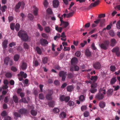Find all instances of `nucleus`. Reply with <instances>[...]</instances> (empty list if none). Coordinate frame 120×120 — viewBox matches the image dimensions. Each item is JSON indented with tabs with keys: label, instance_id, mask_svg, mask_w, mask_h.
<instances>
[{
	"label": "nucleus",
	"instance_id": "nucleus-1",
	"mask_svg": "<svg viewBox=\"0 0 120 120\" xmlns=\"http://www.w3.org/2000/svg\"><path fill=\"white\" fill-rule=\"evenodd\" d=\"M18 35L23 41H26L28 39V36L25 32L20 30L18 33Z\"/></svg>",
	"mask_w": 120,
	"mask_h": 120
},
{
	"label": "nucleus",
	"instance_id": "nucleus-2",
	"mask_svg": "<svg viewBox=\"0 0 120 120\" xmlns=\"http://www.w3.org/2000/svg\"><path fill=\"white\" fill-rule=\"evenodd\" d=\"M25 5V4L23 2H19L16 4L15 7V11L16 12H19V9L20 7V6H21L22 8L23 9Z\"/></svg>",
	"mask_w": 120,
	"mask_h": 120
},
{
	"label": "nucleus",
	"instance_id": "nucleus-3",
	"mask_svg": "<svg viewBox=\"0 0 120 120\" xmlns=\"http://www.w3.org/2000/svg\"><path fill=\"white\" fill-rule=\"evenodd\" d=\"M109 44V40H105L104 41L103 43L101 44L100 47L102 49L106 50L108 47Z\"/></svg>",
	"mask_w": 120,
	"mask_h": 120
},
{
	"label": "nucleus",
	"instance_id": "nucleus-4",
	"mask_svg": "<svg viewBox=\"0 0 120 120\" xmlns=\"http://www.w3.org/2000/svg\"><path fill=\"white\" fill-rule=\"evenodd\" d=\"M59 76L62 77V81H64L66 77V72L63 71H61L59 72Z\"/></svg>",
	"mask_w": 120,
	"mask_h": 120
},
{
	"label": "nucleus",
	"instance_id": "nucleus-5",
	"mask_svg": "<svg viewBox=\"0 0 120 120\" xmlns=\"http://www.w3.org/2000/svg\"><path fill=\"white\" fill-rule=\"evenodd\" d=\"M119 48L118 46H116L114 47L112 50V52L115 53L117 56H119L120 55V52L119 51Z\"/></svg>",
	"mask_w": 120,
	"mask_h": 120
},
{
	"label": "nucleus",
	"instance_id": "nucleus-6",
	"mask_svg": "<svg viewBox=\"0 0 120 120\" xmlns=\"http://www.w3.org/2000/svg\"><path fill=\"white\" fill-rule=\"evenodd\" d=\"M53 93V92L52 90H49L48 93L46 96V99L48 100H52V95Z\"/></svg>",
	"mask_w": 120,
	"mask_h": 120
},
{
	"label": "nucleus",
	"instance_id": "nucleus-7",
	"mask_svg": "<svg viewBox=\"0 0 120 120\" xmlns=\"http://www.w3.org/2000/svg\"><path fill=\"white\" fill-rule=\"evenodd\" d=\"M79 69V68L78 66L76 65H72V66L70 67V70L71 71H78Z\"/></svg>",
	"mask_w": 120,
	"mask_h": 120
},
{
	"label": "nucleus",
	"instance_id": "nucleus-8",
	"mask_svg": "<svg viewBox=\"0 0 120 120\" xmlns=\"http://www.w3.org/2000/svg\"><path fill=\"white\" fill-rule=\"evenodd\" d=\"M93 66L94 68L96 70L100 69L101 67V65L100 62H96L93 64Z\"/></svg>",
	"mask_w": 120,
	"mask_h": 120
},
{
	"label": "nucleus",
	"instance_id": "nucleus-9",
	"mask_svg": "<svg viewBox=\"0 0 120 120\" xmlns=\"http://www.w3.org/2000/svg\"><path fill=\"white\" fill-rule=\"evenodd\" d=\"M103 94L102 93H98V94L96 95L95 98L98 100L99 101L102 100L104 98V96Z\"/></svg>",
	"mask_w": 120,
	"mask_h": 120
},
{
	"label": "nucleus",
	"instance_id": "nucleus-10",
	"mask_svg": "<svg viewBox=\"0 0 120 120\" xmlns=\"http://www.w3.org/2000/svg\"><path fill=\"white\" fill-rule=\"evenodd\" d=\"M4 63L7 65H8V63L10 65H12V61L11 60H9V58L8 57H6L4 60Z\"/></svg>",
	"mask_w": 120,
	"mask_h": 120
},
{
	"label": "nucleus",
	"instance_id": "nucleus-11",
	"mask_svg": "<svg viewBox=\"0 0 120 120\" xmlns=\"http://www.w3.org/2000/svg\"><path fill=\"white\" fill-rule=\"evenodd\" d=\"M40 42L42 45H45L48 44V42L46 39L43 38L40 39Z\"/></svg>",
	"mask_w": 120,
	"mask_h": 120
},
{
	"label": "nucleus",
	"instance_id": "nucleus-12",
	"mask_svg": "<svg viewBox=\"0 0 120 120\" xmlns=\"http://www.w3.org/2000/svg\"><path fill=\"white\" fill-rule=\"evenodd\" d=\"M100 1L99 0H97L94 3H91L89 6V9L92 8L93 7H95L98 5Z\"/></svg>",
	"mask_w": 120,
	"mask_h": 120
},
{
	"label": "nucleus",
	"instance_id": "nucleus-13",
	"mask_svg": "<svg viewBox=\"0 0 120 120\" xmlns=\"http://www.w3.org/2000/svg\"><path fill=\"white\" fill-rule=\"evenodd\" d=\"M59 2L58 0H54L52 1L53 7L54 8H57L59 5Z\"/></svg>",
	"mask_w": 120,
	"mask_h": 120
},
{
	"label": "nucleus",
	"instance_id": "nucleus-14",
	"mask_svg": "<svg viewBox=\"0 0 120 120\" xmlns=\"http://www.w3.org/2000/svg\"><path fill=\"white\" fill-rule=\"evenodd\" d=\"M117 43L116 39L114 38H112L111 39L110 41V45L111 46L114 47Z\"/></svg>",
	"mask_w": 120,
	"mask_h": 120
},
{
	"label": "nucleus",
	"instance_id": "nucleus-15",
	"mask_svg": "<svg viewBox=\"0 0 120 120\" xmlns=\"http://www.w3.org/2000/svg\"><path fill=\"white\" fill-rule=\"evenodd\" d=\"M78 59L75 57L73 58L71 60V65L76 64L77 63Z\"/></svg>",
	"mask_w": 120,
	"mask_h": 120
},
{
	"label": "nucleus",
	"instance_id": "nucleus-16",
	"mask_svg": "<svg viewBox=\"0 0 120 120\" xmlns=\"http://www.w3.org/2000/svg\"><path fill=\"white\" fill-rule=\"evenodd\" d=\"M19 112L21 114H25L27 113V109L25 108L20 109L19 110Z\"/></svg>",
	"mask_w": 120,
	"mask_h": 120
},
{
	"label": "nucleus",
	"instance_id": "nucleus-17",
	"mask_svg": "<svg viewBox=\"0 0 120 120\" xmlns=\"http://www.w3.org/2000/svg\"><path fill=\"white\" fill-rule=\"evenodd\" d=\"M18 76L23 77L25 79L27 75L26 73H24L23 72L20 71V73L18 74Z\"/></svg>",
	"mask_w": 120,
	"mask_h": 120
},
{
	"label": "nucleus",
	"instance_id": "nucleus-18",
	"mask_svg": "<svg viewBox=\"0 0 120 120\" xmlns=\"http://www.w3.org/2000/svg\"><path fill=\"white\" fill-rule=\"evenodd\" d=\"M27 67V64L26 63L24 62H22L21 65V67L22 69L25 70L26 69Z\"/></svg>",
	"mask_w": 120,
	"mask_h": 120
},
{
	"label": "nucleus",
	"instance_id": "nucleus-19",
	"mask_svg": "<svg viewBox=\"0 0 120 120\" xmlns=\"http://www.w3.org/2000/svg\"><path fill=\"white\" fill-rule=\"evenodd\" d=\"M99 107L102 108H104L105 106V103L103 101H101L99 103Z\"/></svg>",
	"mask_w": 120,
	"mask_h": 120
},
{
	"label": "nucleus",
	"instance_id": "nucleus-20",
	"mask_svg": "<svg viewBox=\"0 0 120 120\" xmlns=\"http://www.w3.org/2000/svg\"><path fill=\"white\" fill-rule=\"evenodd\" d=\"M99 93H102L104 94H106L105 88V87H103L102 88H100L99 90Z\"/></svg>",
	"mask_w": 120,
	"mask_h": 120
},
{
	"label": "nucleus",
	"instance_id": "nucleus-21",
	"mask_svg": "<svg viewBox=\"0 0 120 120\" xmlns=\"http://www.w3.org/2000/svg\"><path fill=\"white\" fill-rule=\"evenodd\" d=\"M8 41L7 40H4L2 43V46L3 48H6L7 47V44Z\"/></svg>",
	"mask_w": 120,
	"mask_h": 120
},
{
	"label": "nucleus",
	"instance_id": "nucleus-22",
	"mask_svg": "<svg viewBox=\"0 0 120 120\" xmlns=\"http://www.w3.org/2000/svg\"><path fill=\"white\" fill-rule=\"evenodd\" d=\"M85 55L87 57H89L91 55V52L88 49H87L85 51Z\"/></svg>",
	"mask_w": 120,
	"mask_h": 120
},
{
	"label": "nucleus",
	"instance_id": "nucleus-23",
	"mask_svg": "<svg viewBox=\"0 0 120 120\" xmlns=\"http://www.w3.org/2000/svg\"><path fill=\"white\" fill-rule=\"evenodd\" d=\"M66 114L64 112H63L61 113L59 115V116L61 119H64L66 117Z\"/></svg>",
	"mask_w": 120,
	"mask_h": 120
},
{
	"label": "nucleus",
	"instance_id": "nucleus-24",
	"mask_svg": "<svg viewBox=\"0 0 120 120\" xmlns=\"http://www.w3.org/2000/svg\"><path fill=\"white\" fill-rule=\"evenodd\" d=\"M73 86L72 85L68 86L67 87V89L68 91L71 92L73 89Z\"/></svg>",
	"mask_w": 120,
	"mask_h": 120
},
{
	"label": "nucleus",
	"instance_id": "nucleus-25",
	"mask_svg": "<svg viewBox=\"0 0 120 120\" xmlns=\"http://www.w3.org/2000/svg\"><path fill=\"white\" fill-rule=\"evenodd\" d=\"M113 91V90L112 89L108 90L107 92V96H109L112 95V93Z\"/></svg>",
	"mask_w": 120,
	"mask_h": 120
},
{
	"label": "nucleus",
	"instance_id": "nucleus-26",
	"mask_svg": "<svg viewBox=\"0 0 120 120\" xmlns=\"http://www.w3.org/2000/svg\"><path fill=\"white\" fill-rule=\"evenodd\" d=\"M116 79L115 77L112 78L111 79L110 83L111 85L113 84L116 81Z\"/></svg>",
	"mask_w": 120,
	"mask_h": 120
},
{
	"label": "nucleus",
	"instance_id": "nucleus-27",
	"mask_svg": "<svg viewBox=\"0 0 120 120\" xmlns=\"http://www.w3.org/2000/svg\"><path fill=\"white\" fill-rule=\"evenodd\" d=\"M33 8H34V14L35 15H37L38 14V9L35 6H34Z\"/></svg>",
	"mask_w": 120,
	"mask_h": 120
},
{
	"label": "nucleus",
	"instance_id": "nucleus-28",
	"mask_svg": "<svg viewBox=\"0 0 120 120\" xmlns=\"http://www.w3.org/2000/svg\"><path fill=\"white\" fill-rule=\"evenodd\" d=\"M85 98L83 95H81L79 98V100L81 101H83L85 100Z\"/></svg>",
	"mask_w": 120,
	"mask_h": 120
},
{
	"label": "nucleus",
	"instance_id": "nucleus-29",
	"mask_svg": "<svg viewBox=\"0 0 120 120\" xmlns=\"http://www.w3.org/2000/svg\"><path fill=\"white\" fill-rule=\"evenodd\" d=\"M62 28L61 27H59L57 25L55 26L56 30L58 31L59 32L61 33L62 32Z\"/></svg>",
	"mask_w": 120,
	"mask_h": 120
},
{
	"label": "nucleus",
	"instance_id": "nucleus-30",
	"mask_svg": "<svg viewBox=\"0 0 120 120\" xmlns=\"http://www.w3.org/2000/svg\"><path fill=\"white\" fill-rule=\"evenodd\" d=\"M90 80L94 82L98 79V77L97 76H92L90 79Z\"/></svg>",
	"mask_w": 120,
	"mask_h": 120
},
{
	"label": "nucleus",
	"instance_id": "nucleus-31",
	"mask_svg": "<svg viewBox=\"0 0 120 120\" xmlns=\"http://www.w3.org/2000/svg\"><path fill=\"white\" fill-rule=\"evenodd\" d=\"M63 28H65L69 24V23L67 22H63Z\"/></svg>",
	"mask_w": 120,
	"mask_h": 120
},
{
	"label": "nucleus",
	"instance_id": "nucleus-32",
	"mask_svg": "<svg viewBox=\"0 0 120 120\" xmlns=\"http://www.w3.org/2000/svg\"><path fill=\"white\" fill-rule=\"evenodd\" d=\"M30 113L33 116H36L37 114V111L34 110H32L31 111Z\"/></svg>",
	"mask_w": 120,
	"mask_h": 120
},
{
	"label": "nucleus",
	"instance_id": "nucleus-33",
	"mask_svg": "<svg viewBox=\"0 0 120 120\" xmlns=\"http://www.w3.org/2000/svg\"><path fill=\"white\" fill-rule=\"evenodd\" d=\"M13 100L15 103L18 102V99L17 97L15 95L13 97Z\"/></svg>",
	"mask_w": 120,
	"mask_h": 120
},
{
	"label": "nucleus",
	"instance_id": "nucleus-34",
	"mask_svg": "<svg viewBox=\"0 0 120 120\" xmlns=\"http://www.w3.org/2000/svg\"><path fill=\"white\" fill-rule=\"evenodd\" d=\"M45 30L46 33H49V32L51 30L49 26L45 27Z\"/></svg>",
	"mask_w": 120,
	"mask_h": 120
},
{
	"label": "nucleus",
	"instance_id": "nucleus-35",
	"mask_svg": "<svg viewBox=\"0 0 120 120\" xmlns=\"http://www.w3.org/2000/svg\"><path fill=\"white\" fill-rule=\"evenodd\" d=\"M7 6L5 5L1 7L0 9L2 12H4L5 11V9H7Z\"/></svg>",
	"mask_w": 120,
	"mask_h": 120
},
{
	"label": "nucleus",
	"instance_id": "nucleus-36",
	"mask_svg": "<svg viewBox=\"0 0 120 120\" xmlns=\"http://www.w3.org/2000/svg\"><path fill=\"white\" fill-rule=\"evenodd\" d=\"M36 50L37 53L39 54H40L41 53V51L40 48L38 47H37L36 48Z\"/></svg>",
	"mask_w": 120,
	"mask_h": 120
},
{
	"label": "nucleus",
	"instance_id": "nucleus-37",
	"mask_svg": "<svg viewBox=\"0 0 120 120\" xmlns=\"http://www.w3.org/2000/svg\"><path fill=\"white\" fill-rule=\"evenodd\" d=\"M48 58L47 57H45L42 60V61L43 64H45L47 63Z\"/></svg>",
	"mask_w": 120,
	"mask_h": 120
},
{
	"label": "nucleus",
	"instance_id": "nucleus-38",
	"mask_svg": "<svg viewBox=\"0 0 120 120\" xmlns=\"http://www.w3.org/2000/svg\"><path fill=\"white\" fill-rule=\"evenodd\" d=\"M20 27V25L18 23L16 24L15 26V30L17 31H18L19 30Z\"/></svg>",
	"mask_w": 120,
	"mask_h": 120
},
{
	"label": "nucleus",
	"instance_id": "nucleus-39",
	"mask_svg": "<svg viewBox=\"0 0 120 120\" xmlns=\"http://www.w3.org/2000/svg\"><path fill=\"white\" fill-rule=\"evenodd\" d=\"M54 102L53 101H51L48 103L49 106L51 107H53L54 106Z\"/></svg>",
	"mask_w": 120,
	"mask_h": 120
},
{
	"label": "nucleus",
	"instance_id": "nucleus-40",
	"mask_svg": "<svg viewBox=\"0 0 120 120\" xmlns=\"http://www.w3.org/2000/svg\"><path fill=\"white\" fill-rule=\"evenodd\" d=\"M105 21V19H100V26L101 27L103 26V23Z\"/></svg>",
	"mask_w": 120,
	"mask_h": 120
},
{
	"label": "nucleus",
	"instance_id": "nucleus-41",
	"mask_svg": "<svg viewBox=\"0 0 120 120\" xmlns=\"http://www.w3.org/2000/svg\"><path fill=\"white\" fill-rule=\"evenodd\" d=\"M74 104V102L73 101H70L68 103L67 105L70 106H73Z\"/></svg>",
	"mask_w": 120,
	"mask_h": 120
},
{
	"label": "nucleus",
	"instance_id": "nucleus-42",
	"mask_svg": "<svg viewBox=\"0 0 120 120\" xmlns=\"http://www.w3.org/2000/svg\"><path fill=\"white\" fill-rule=\"evenodd\" d=\"M74 13V11H73L71 12H70L69 14L67 15V18H69L70 17H71L73 16V14Z\"/></svg>",
	"mask_w": 120,
	"mask_h": 120
},
{
	"label": "nucleus",
	"instance_id": "nucleus-43",
	"mask_svg": "<svg viewBox=\"0 0 120 120\" xmlns=\"http://www.w3.org/2000/svg\"><path fill=\"white\" fill-rule=\"evenodd\" d=\"M19 58V55L17 54L15 55L14 57V60L15 61H17Z\"/></svg>",
	"mask_w": 120,
	"mask_h": 120
},
{
	"label": "nucleus",
	"instance_id": "nucleus-44",
	"mask_svg": "<svg viewBox=\"0 0 120 120\" xmlns=\"http://www.w3.org/2000/svg\"><path fill=\"white\" fill-rule=\"evenodd\" d=\"M41 35L43 37L46 39H47L48 38V36L45 33H42Z\"/></svg>",
	"mask_w": 120,
	"mask_h": 120
},
{
	"label": "nucleus",
	"instance_id": "nucleus-45",
	"mask_svg": "<svg viewBox=\"0 0 120 120\" xmlns=\"http://www.w3.org/2000/svg\"><path fill=\"white\" fill-rule=\"evenodd\" d=\"M110 70L111 71L114 72V71L116 69V67L114 66H111L110 67Z\"/></svg>",
	"mask_w": 120,
	"mask_h": 120
},
{
	"label": "nucleus",
	"instance_id": "nucleus-46",
	"mask_svg": "<svg viewBox=\"0 0 120 120\" xmlns=\"http://www.w3.org/2000/svg\"><path fill=\"white\" fill-rule=\"evenodd\" d=\"M65 97L64 95L60 96V100L62 101H64Z\"/></svg>",
	"mask_w": 120,
	"mask_h": 120
},
{
	"label": "nucleus",
	"instance_id": "nucleus-47",
	"mask_svg": "<svg viewBox=\"0 0 120 120\" xmlns=\"http://www.w3.org/2000/svg\"><path fill=\"white\" fill-rule=\"evenodd\" d=\"M5 76L7 78H10L11 77L12 74L11 73L8 72L6 74Z\"/></svg>",
	"mask_w": 120,
	"mask_h": 120
},
{
	"label": "nucleus",
	"instance_id": "nucleus-48",
	"mask_svg": "<svg viewBox=\"0 0 120 120\" xmlns=\"http://www.w3.org/2000/svg\"><path fill=\"white\" fill-rule=\"evenodd\" d=\"M60 110L59 109L57 108H55L53 109V111L55 113L58 112L60 111Z\"/></svg>",
	"mask_w": 120,
	"mask_h": 120
},
{
	"label": "nucleus",
	"instance_id": "nucleus-49",
	"mask_svg": "<svg viewBox=\"0 0 120 120\" xmlns=\"http://www.w3.org/2000/svg\"><path fill=\"white\" fill-rule=\"evenodd\" d=\"M46 11L47 13L49 14H51L52 13V10L49 8H48L47 9Z\"/></svg>",
	"mask_w": 120,
	"mask_h": 120
},
{
	"label": "nucleus",
	"instance_id": "nucleus-50",
	"mask_svg": "<svg viewBox=\"0 0 120 120\" xmlns=\"http://www.w3.org/2000/svg\"><path fill=\"white\" fill-rule=\"evenodd\" d=\"M15 27V24L13 23H11L10 25L11 29L13 30H14Z\"/></svg>",
	"mask_w": 120,
	"mask_h": 120
},
{
	"label": "nucleus",
	"instance_id": "nucleus-51",
	"mask_svg": "<svg viewBox=\"0 0 120 120\" xmlns=\"http://www.w3.org/2000/svg\"><path fill=\"white\" fill-rule=\"evenodd\" d=\"M44 95L42 94H40L39 95V99H43L44 98Z\"/></svg>",
	"mask_w": 120,
	"mask_h": 120
},
{
	"label": "nucleus",
	"instance_id": "nucleus-52",
	"mask_svg": "<svg viewBox=\"0 0 120 120\" xmlns=\"http://www.w3.org/2000/svg\"><path fill=\"white\" fill-rule=\"evenodd\" d=\"M14 114L15 116L17 117H20L21 116V115L17 112H15Z\"/></svg>",
	"mask_w": 120,
	"mask_h": 120
},
{
	"label": "nucleus",
	"instance_id": "nucleus-53",
	"mask_svg": "<svg viewBox=\"0 0 120 120\" xmlns=\"http://www.w3.org/2000/svg\"><path fill=\"white\" fill-rule=\"evenodd\" d=\"M109 33L110 35L112 36L113 37L115 35V34L114 32L112 30H110L109 32Z\"/></svg>",
	"mask_w": 120,
	"mask_h": 120
},
{
	"label": "nucleus",
	"instance_id": "nucleus-54",
	"mask_svg": "<svg viewBox=\"0 0 120 120\" xmlns=\"http://www.w3.org/2000/svg\"><path fill=\"white\" fill-rule=\"evenodd\" d=\"M28 17L30 20H32L34 19V17L33 15L31 14H28Z\"/></svg>",
	"mask_w": 120,
	"mask_h": 120
},
{
	"label": "nucleus",
	"instance_id": "nucleus-55",
	"mask_svg": "<svg viewBox=\"0 0 120 120\" xmlns=\"http://www.w3.org/2000/svg\"><path fill=\"white\" fill-rule=\"evenodd\" d=\"M70 99V97L68 96L65 97L64 101L66 102H68Z\"/></svg>",
	"mask_w": 120,
	"mask_h": 120
},
{
	"label": "nucleus",
	"instance_id": "nucleus-56",
	"mask_svg": "<svg viewBox=\"0 0 120 120\" xmlns=\"http://www.w3.org/2000/svg\"><path fill=\"white\" fill-rule=\"evenodd\" d=\"M89 115V112L88 111H85L84 113V116L85 117H87Z\"/></svg>",
	"mask_w": 120,
	"mask_h": 120
},
{
	"label": "nucleus",
	"instance_id": "nucleus-57",
	"mask_svg": "<svg viewBox=\"0 0 120 120\" xmlns=\"http://www.w3.org/2000/svg\"><path fill=\"white\" fill-rule=\"evenodd\" d=\"M38 29L40 30V31H42L43 30V28L40 25V24H38Z\"/></svg>",
	"mask_w": 120,
	"mask_h": 120
},
{
	"label": "nucleus",
	"instance_id": "nucleus-58",
	"mask_svg": "<svg viewBox=\"0 0 120 120\" xmlns=\"http://www.w3.org/2000/svg\"><path fill=\"white\" fill-rule=\"evenodd\" d=\"M116 27L117 29H120V20L117 22L116 24Z\"/></svg>",
	"mask_w": 120,
	"mask_h": 120
},
{
	"label": "nucleus",
	"instance_id": "nucleus-59",
	"mask_svg": "<svg viewBox=\"0 0 120 120\" xmlns=\"http://www.w3.org/2000/svg\"><path fill=\"white\" fill-rule=\"evenodd\" d=\"M97 91V89H96L91 88L90 90V92L92 93H94Z\"/></svg>",
	"mask_w": 120,
	"mask_h": 120
},
{
	"label": "nucleus",
	"instance_id": "nucleus-60",
	"mask_svg": "<svg viewBox=\"0 0 120 120\" xmlns=\"http://www.w3.org/2000/svg\"><path fill=\"white\" fill-rule=\"evenodd\" d=\"M7 115V114L6 111H3L1 113V115L3 116H4Z\"/></svg>",
	"mask_w": 120,
	"mask_h": 120
},
{
	"label": "nucleus",
	"instance_id": "nucleus-61",
	"mask_svg": "<svg viewBox=\"0 0 120 120\" xmlns=\"http://www.w3.org/2000/svg\"><path fill=\"white\" fill-rule=\"evenodd\" d=\"M16 42H12L10 43L9 44V46L10 47H12L13 46L16 45Z\"/></svg>",
	"mask_w": 120,
	"mask_h": 120
},
{
	"label": "nucleus",
	"instance_id": "nucleus-62",
	"mask_svg": "<svg viewBox=\"0 0 120 120\" xmlns=\"http://www.w3.org/2000/svg\"><path fill=\"white\" fill-rule=\"evenodd\" d=\"M23 46L24 48L26 49H28L29 48V45L26 43H24Z\"/></svg>",
	"mask_w": 120,
	"mask_h": 120
},
{
	"label": "nucleus",
	"instance_id": "nucleus-63",
	"mask_svg": "<svg viewBox=\"0 0 120 120\" xmlns=\"http://www.w3.org/2000/svg\"><path fill=\"white\" fill-rule=\"evenodd\" d=\"M86 105H83L81 107V110L82 111H83L86 110Z\"/></svg>",
	"mask_w": 120,
	"mask_h": 120
},
{
	"label": "nucleus",
	"instance_id": "nucleus-64",
	"mask_svg": "<svg viewBox=\"0 0 120 120\" xmlns=\"http://www.w3.org/2000/svg\"><path fill=\"white\" fill-rule=\"evenodd\" d=\"M11 118L9 116H7L4 117V120H11Z\"/></svg>",
	"mask_w": 120,
	"mask_h": 120
}]
</instances>
